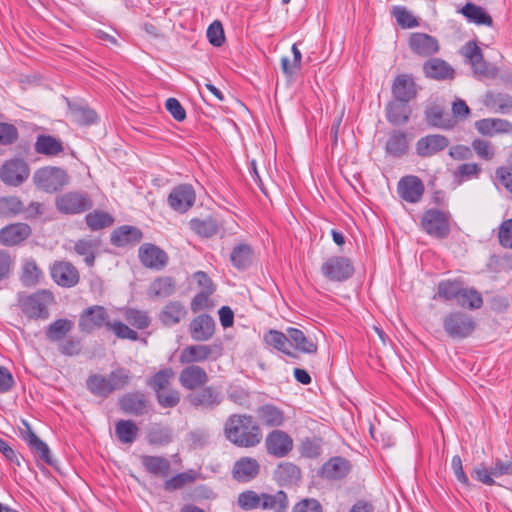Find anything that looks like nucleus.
<instances>
[{"mask_svg":"<svg viewBox=\"0 0 512 512\" xmlns=\"http://www.w3.org/2000/svg\"><path fill=\"white\" fill-rule=\"evenodd\" d=\"M176 282L172 277L162 276L156 278L148 288L150 297L167 298L174 294Z\"/></svg>","mask_w":512,"mask_h":512,"instance_id":"36","label":"nucleus"},{"mask_svg":"<svg viewBox=\"0 0 512 512\" xmlns=\"http://www.w3.org/2000/svg\"><path fill=\"white\" fill-rule=\"evenodd\" d=\"M87 226L93 230H101L110 227L114 223V218L107 212L95 210L85 216Z\"/></svg>","mask_w":512,"mask_h":512,"instance_id":"49","label":"nucleus"},{"mask_svg":"<svg viewBox=\"0 0 512 512\" xmlns=\"http://www.w3.org/2000/svg\"><path fill=\"white\" fill-rule=\"evenodd\" d=\"M423 71L429 78L436 80H444L453 78V68L444 60L433 58L428 60L423 65Z\"/></svg>","mask_w":512,"mask_h":512,"instance_id":"33","label":"nucleus"},{"mask_svg":"<svg viewBox=\"0 0 512 512\" xmlns=\"http://www.w3.org/2000/svg\"><path fill=\"white\" fill-rule=\"evenodd\" d=\"M191 405L205 409H213L221 403L219 393L212 387H205L187 397Z\"/></svg>","mask_w":512,"mask_h":512,"instance_id":"28","label":"nucleus"},{"mask_svg":"<svg viewBox=\"0 0 512 512\" xmlns=\"http://www.w3.org/2000/svg\"><path fill=\"white\" fill-rule=\"evenodd\" d=\"M421 227L428 235L440 239L450 232L448 216L438 209H429L423 213Z\"/></svg>","mask_w":512,"mask_h":512,"instance_id":"7","label":"nucleus"},{"mask_svg":"<svg viewBox=\"0 0 512 512\" xmlns=\"http://www.w3.org/2000/svg\"><path fill=\"white\" fill-rule=\"evenodd\" d=\"M174 376L175 373L171 368H164L154 374V376L147 381V384L155 391V393H159L168 389Z\"/></svg>","mask_w":512,"mask_h":512,"instance_id":"52","label":"nucleus"},{"mask_svg":"<svg viewBox=\"0 0 512 512\" xmlns=\"http://www.w3.org/2000/svg\"><path fill=\"white\" fill-rule=\"evenodd\" d=\"M260 472L259 462L252 457L238 459L232 469L233 478L239 482H248L256 478Z\"/></svg>","mask_w":512,"mask_h":512,"instance_id":"22","label":"nucleus"},{"mask_svg":"<svg viewBox=\"0 0 512 512\" xmlns=\"http://www.w3.org/2000/svg\"><path fill=\"white\" fill-rule=\"evenodd\" d=\"M141 239V230L129 225L118 227L111 234V243L118 247L134 245Z\"/></svg>","mask_w":512,"mask_h":512,"instance_id":"27","label":"nucleus"},{"mask_svg":"<svg viewBox=\"0 0 512 512\" xmlns=\"http://www.w3.org/2000/svg\"><path fill=\"white\" fill-rule=\"evenodd\" d=\"M125 320L133 327L143 330L150 326L151 318L146 311L128 308L124 312Z\"/></svg>","mask_w":512,"mask_h":512,"instance_id":"53","label":"nucleus"},{"mask_svg":"<svg viewBox=\"0 0 512 512\" xmlns=\"http://www.w3.org/2000/svg\"><path fill=\"white\" fill-rule=\"evenodd\" d=\"M476 130L485 136L512 132V123L500 118H485L475 122Z\"/></svg>","mask_w":512,"mask_h":512,"instance_id":"25","label":"nucleus"},{"mask_svg":"<svg viewBox=\"0 0 512 512\" xmlns=\"http://www.w3.org/2000/svg\"><path fill=\"white\" fill-rule=\"evenodd\" d=\"M287 333L290 339L291 346L294 345L296 349L303 353H316V343L311 338L306 337L303 331L297 328H288Z\"/></svg>","mask_w":512,"mask_h":512,"instance_id":"40","label":"nucleus"},{"mask_svg":"<svg viewBox=\"0 0 512 512\" xmlns=\"http://www.w3.org/2000/svg\"><path fill=\"white\" fill-rule=\"evenodd\" d=\"M30 169L22 159H10L4 162L0 168V179L9 186L18 187L27 180Z\"/></svg>","mask_w":512,"mask_h":512,"instance_id":"9","label":"nucleus"},{"mask_svg":"<svg viewBox=\"0 0 512 512\" xmlns=\"http://www.w3.org/2000/svg\"><path fill=\"white\" fill-rule=\"evenodd\" d=\"M238 505L243 510H272L281 512L288 508V499L284 491L279 490L275 494L256 493L247 490L239 494Z\"/></svg>","mask_w":512,"mask_h":512,"instance_id":"2","label":"nucleus"},{"mask_svg":"<svg viewBox=\"0 0 512 512\" xmlns=\"http://www.w3.org/2000/svg\"><path fill=\"white\" fill-rule=\"evenodd\" d=\"M23 211V202L16 196L0 198V216H14Z\"/></svg>","mask_w":512,"mask_h":512,"instance_id":"57","label":"nucleus"},{"mask_svg":"<svg viewBox=\"0 0 512 512\" xmlns=\"http://www.w3.org/2000/svg\"><path fill=\"white\" fill-rule=\"evenodd\" d=\"M196 195L190 184H180L172 189L168 196L169 206L179 212L185 213L195 203Z\"/></svg>","mask_w":512,"mask_h":512,"instance_id":"14","label":"nucleus"},{"mask_svg":"<svg viewBox=\"0 0 512 512\" xmlns=\"http://www.w3.org/2000/svg\"><path fill=\"white\" fill-rule=\"evenodd\" d=\"M187 315L185 306L179 301L168 302L159 314V320L164 326H174Z\"/></svg>","mask_w":512,"mask_h":512,"instance_id":"29","label":"nucleus"},{"mask_svg":"<svg viewBox=\"0 0 512 512\" xmlns=\"http://www.w3.org/2000/svg\"><path fill=\"white\" fill-rule=\"evenodd\" d=\"M257 417L266 427H280L284 424V412L275 405L265 404L257 409Z\"/></svg>","mask_w":512,"mask_h":512,"instance_id":"30","label":"nucleus"},{"mask_svg":"<svg viewBox=\"0 0 512 512\" xmlns=\"http://www.w3.org/2000/svg\"><path fill=\"white\" fill-rule=\"evenodd\" d=\"M409 47L413 53L421 57H429L439 51V41L426 33L415 32L409 37Z\"/></svg>","mask_w":512,"mask_h":512,"instance_id":"18","label":"nucleus"},{"mask_svg":"<svg viewBox=\"0 0 512 512\" xmlns=\"http://www.w3.org/2000/svg\"><path fill=\"white\" fill-rule=\"evenodd\" d=\"M138 427L132 420H119L115 425V433L120 442L133 443L138 435Z\"/></svg>","mask_w":512,"mask_h":512,"instance_id":"46","label":"nucleus"},{"mask_svg":"<svg viewBox=\"0 0 512 512\" xmlns=\"http://www.w3.org/2000/svg\"><path fill=\"white\" fill-rule=\"evenodd\" d=\"M31 234V228L25 223H14L0 230V243L14 246L26 240Z\"/></svg>","mask_w":512,"mask_h":512,"instance_id":"21","label":"nucleus"},{"mask_svg":"<svg viewBox=\"0 0 512 512\" xmlns=\"http://www.w3.org/2000/svg\"><path fill=\"white\" fill-rule=\"evenodd\" d=\"M221 355V349L218 345H189L186 346L179 356L181 364H191L195 362H204L214 356Z\"/></svg>","mask_w":512,"mask_h":512,"instance_id":"15","label":"nucleus"},{"mask_svg":"<svg viewBox=\"0 0 512 512\" xmlns=\"http://www.w3.org/2000/svg\"><path fill=\"white\" fill-rule=\"evenodd\" d=\"M109 315L103 306L95 305L88 307L85 309L80 315L79 319V329L84 333H91L93 330L97 328H101L102 326H106L109 328Z\"/></svg>","mask_w":512,"mask_h":512,"instance_id":"11","label":"nucleus"},{"mask_svg":"<svg viewBox=\"0 0 512 512\" xmlns=\"http://www.w3.org/2000/svg\"><path fill=\"white\" fill-rule=\"evenodd\" d=\"M463 283L459 280H443L438 283L437 292L433 299H442L444 301L456 300L461 293Z\"/></svg>","mask_w":512,"mask_h":512,"instance_id":"41","label":"nucleus"},{"mask_svg":"<svg viewBox=\"0 0 512 512\" xmlns=\"http://www.w3.org/2000/svg\"><path fill=\"white\" fill-rule=\"evenodd\" d=\"M190 226L193 231L203 237H211L218 231L216 222L211 218L205 220L193 219Z\"/></svg>","mask_w":512,"mask_h":512,"instance_id":"58","label":"nucleus"},{"mask_svg":"<svg viewBox=\"0 0 512 512\" xmlns=\"http://www.w3.org/2000/svg\"><path fill=\"white\" fill-rule=\"evenodd\" d=\"M208 381L206 371L197 365L184 368L179 375V382L185 389L194 390Z\"/></svg>","mask_w":512,"mask_h":512,"instance_id":"24","label":"nucleus"},{"mask_svg":"<svg viewBox=\"0 0 512 512\" xmlns=\"http://www.w3.org/2000/svg\"><path fill=\"white\" fill-rule=\"evenodd\" d=\"M55 206L62 214L74 215L92 208L93 202L87 193L70 191L56 197Z\"/></svg>","mask_w":512,"mask_h":512,"instance_id":"6","label":"nucleus"},{"mask_svg":"<svg viewBox=\"0 0 512 512\" xmlns=\"http://www.w3.org/2000/svg\"><path fill=\"white\" fill-rule=\"evenodd\" d=\"M424 192V183L418 176L406 175L401 177L397 183V194L401 200L407 203H419Z\"/></svg>","mask_w":512,"mask_h":512,"instance_id":"10","label":"nucleus"},{"mask_svg":"<svg viewBox=\"0 0 512 512\" xmlns=\"http://www.w3.org/2000/svg\"><path fill=\"white\" fill-rule=\"evenodd\" d=\"M147 438L150 444L165 445L171 441V434L169 429L155 426L149 430Z\"/></svg>","mask_w":512,"mask_h":512,"instance_id":"61","label":"nucleus"},{"mask_svg":"<svg viewBox=\"0 0 512 512\" xmlns=\"http://www.w3.org/2000/svg\"><path fill=\"white\" fill-rule=\"evenodd\" d=\"M253 251L247 244H239L233 248L230 260L237 269H245L252 262Z\"/></svg>","mask_w":512,"mask_h":512,"instance_id":"48","label":"nucleus"},{"mask_svg":"<svg viewBox=\"0 0 512 512\" xmlns=\"http://www.w3.org/2000/svg\"><path fill=\"white\" fill-rule=\"evenodd\" d=\"M397 23L403 28H414L418 26V20L403 6H396L392 11Z\"/></svg>","mask_w":512,"mask_h":512,"instance_id":"60","label":"nucleus"},{"mask_svg":"<svg viewBox=\"0 0 512 512\" xmlns=\"http://www.w3.org/2000/svg\"><path fill=\"white\" fill-rule=\"evenodd\" d=\"M140 459L146 471L155 476L166 477L170 471V462L165 457L143 455Z\"/></svg>","mask_w":512,"mask_h":512,"instance_id":"37","label":"nucleus"},{"mask_svg":"<svg viewBox=\"0 0 512 512\" xmlns=\"http://www.w3.org/2000/svg\"><path fill=\"white\" fill-rule=\"evenodd\" d=\"M72 120L80 125H90L97 121V114L94 110L85 106H74L71 108Z\"/></svg>","mask_w":512,"mask_h":512,"instance_id":"56","label":"nucleus"},{"mask_svg":"<svg viewBox=\"0 0 512 512\" xmlns=\"http://www.w3.org/2000/svg\"><path fill=\"white\" fill-rule=\"evenodd\" d=\"M64 150L62 142L50 135H39L35 142V151L47 156H56Z\"/></svg>","mask_w":512,"mask_h":512,"instance_id":"38","label":"nucleus"},{"mask_svg":"<svg viewBox=\"0 0 512 512\" xmlns=\"http://www.w3.org/2000/svg\"><path fill=\"white\" fill-rule=\"evenodd\" d=\"M409 144L406 137V134L399 130H393L389 133L385 150L386 153L399 158L405 155L408 151Z\"/></svg>","mask_w":512,"mask_h":512,"instance_id":"35","label":"nucleus"},{"mask_svg":"<svg viewBox=\"0 0 512 512\" xmlns=\"http://www.w3.org/2000/svg\"><path fill=\"white\" fill-rule=\"evenodd\" d=\"M108 379L111 393H113L114 391L122 390L128 386L132 379V374L127 368L118 367L110 372Z\"/></svg>","mask_w":512,"mask_h":512,"instance_id":"50","label":"nucleus"},{"mask_svg":"<svg viewBox=\"0 0 512 512\" xmlns=\"http://www.w3.org/2000/svg\"><path fill=\"white\" fill-rule=\"evenodd\" d=\"M449 143V139L444 135L429 134L418 139L415 149L418 156L429 158L445 150Z\"/></svg>","mask_w":512,"mask_h":512,"instance_id":"16","label":"nucleus"},{"mask_svg":"<svg viewBox=\"0 0 512 512\" xmlns=\"http://www.w3.org/2000/svg\"><path fill=\"white\" fill-rule=\"evenodd\" d=\"M50 275L53 281L64 288L76 286L80 281L78 269L69 261H55L50 266Z\"/></svg>","mask_w":512,"mask_h":512,"instance_id":"12","label":"nucleus"},{"mask_svg":"<svg viewBox=\"0 0 512 512\" xmlns=\"http://www.w3.org/2000/svg\"><path fill=\"white\" fill-rule=\"evenodd\" d=\"M425 117L429 125L440 129L450 130L456 125V121L440 106L429 107Z\"/></svg>","mask_w":512,"mask_h":512,"instance_id":"34","label":"nucleus"},{"mask_svg":"<svg viewBox=\"0 0 512 512\" xmlns=\"http://www.w3.org/2000/svg\"><path fill=\"white\" fill-rule=\"evenodd\" d=\"M321 272L330 281L343 282L352 277L354 267L350 259L332 256L322 264Z\"/></svg>","mask_w":512,"mask_h":512,"instance_id":"8","label":"nucleus"},{"mask_svg":"<svg viewBox=\"0 0 512 512\" xmlns=\"http://www.w3.org/2000/svg\"><path fill=\"white\" fill-rule=\"evenodd\" d=\"M189 332L194 341H208L214 335L215 321L208 314L198 315L190 322Z\"/></svg>","mask_w":512,"mask_h":512,"instance_id":"19","label":"nucleus"},{"mask_svg":"<svg viewBox=\"0 0 512 512\" xmlns=\"http://www.w3.org/2000/svg\"><path fill=\"white\" fill-rule=\"evenodd\" d=\"M445 333L453 340L470 337L476 329L474 318L463 311H452L442 320Z\"/></svg>","mask_w":512,"mask_h":512,"instance_id":"5","label":"nucleus"},{"mask_svg":"<svg viewBox=\"0 0 512 512\" xmlns=\"http://www.w3.org/2000/svg\"><path fill=\"white\" fill-rule=\"evenodd\" d=\"M73 322L66 318L57 319L50 323L45 331L50 342H60L73 329Z\"/></svg>","mask_w":512,"mask_h":512,"instance_id":"39","label":"nucleus"},{"mask_svg":"<svg viewBox=\"0 0 512 512\" xmlns=\"http://www.w3.org/2000/svg\"><path fill=\"white\" fill-rule=\"evenodd\" d=\"M267 344L274 347L275 349L287 354L292 355L290 348L291 343L288 337V333L284 334L277 330H270L264 337Z\"/></svg>","mask_w":512,"mask_h":512,"instance_id":"51","label":"nucleus"},{"mask_svg":"<svg viewBox=\"0 0 512 512\" xmlns=\"http://www.w3.org/2000/svg\"><path fill=\"white\" fill-rule=\"evenodd\" d=\"M139 259L145 267L155 270L163 269L168 263L167 253L151 243L140 246Z\"/></svg>","mask_w":512,"mask_h":512,"instance_id":"17","label":"nucleus"},{"mask_svg":"<svg viewBox=\"0 0 512 512\" xmlns=\"http://www.w3.org/2000/svg\"><path fill=\"white\" fill-rule=\"evenodd\" d=\"M118 403L120 409L126 414L140 416L147 412L146 397L139 391L122 395L119 398Z\"/></svg>","mask_w":512,"mask_h":512,"instance_id":"23","label":"nucleus"},{"mask_svg":"<svg viewBox=\"0 0 512 512\" xmlns=\"http://www.w3.org/2000/svg\"><path fill=\"white\" fill-rule=\"evenodd\" d=\"M34 185L46 193L62 190L69 183L66 170L60 167L46 166L37 169L32 177Z\"/></svg>","mask_w":512,"mask_h":512,"instance_id":"4","label":"nucleus"},{"mask_svg":"<svg viewBox=\"0 0 512 512\" xmlns=\"http://www.w3.org/2000/svg\"><path fill=\"white\" fill-rule=\"evenodd\" d=\"M499 244L506 249H512V218L504 220L498 228Z\"/></svg>","mask_w":512,"mask_h":512,"instance_id":"64","label":"nucleus"},{"mask_svg":"<svg viewBox=\"0 0 512 512\" xmlns=\"http://www.w3.org/2000/svg\"><path fill=\"white\" fill-rule=\"evenodd\" d=\"M392 94L395 101L408 103L416 97V85L413 78L407 74L398 75L392 84Z\"/></svg>","mask_w":512,"mask_h":512,"instance_id":"20","label":"nucleus"},{"mask_svg":"<svg viewBox=\"0 0 512 512\" xmlns=\"http://www.w3.org/2000/svg\"><path fill=\"white\" fill-rule=\"evenodd\" d=\"M461 13L470 22L476 23L478 25L491 26L493 23L491 16L488 15L482 7L473 3L465 4L461 9Z\"/></svg>","mask_w":512,"mask_h":512,"instance_id":"44","label":"nucleus"},{"mask_svg":"<svg viewBox=\"0 0 512 512\" xmlns=\"http://www.w3.org/2000/svg\"><path fill=\"white\" fill-rule=\"evenodd\" d=\"M227 395L232 402L240 406H246L250 400V393L240 385L229 386Z\"/></svg>","mask_w":512,"mask_h":512,"instance_id":"62","label":"nucleus"},{"mask_svg":"<svg viewBox=\"0 0 512 512\" xmlns=\"http://www.w3.org/2000/svg\"><path fill=\"white\" fill-rule=\"evenodd\" d=\"M472 148L479 158L486 161L491 160L495 155L493 145L489 141L483 139H475L472 142Z\"/></svg>","mask_w":512,"mask_h":512,"instance_id":"63","label":"nucleus"},{"mask_svg":"<svg viewBox=\"0 0 512 512\" xmlns=\"http://www.w3.org/2000/svg\"><path fill=\"white\" fill-rule=\"evenodd\" d=\"M265 448L269 455L282 458L293 449V439L282 430H273L265 438Z\"/></svg>","mask_w":512,"mask_h":512,"instance_id":"13","label":"nucleus"},{"mask_svg":"<svg viewBox=\"0 0 512 512\" xmlns=\"http://www.w3.org/2000/svg\"><path fill=\"white\" fill-rule=\"evenodd\" d=\"M86 385L87 389L95 396L105 398L111 394L108 376L93 374L88 377Z\"/></svg>","mask_w":512,"mask_h":512,"instance_id":"47","label":"nucleus"},{"mask_svg":"<svg viewBox=\"0 0 512 512\" xmlns=\"http://www.w3.org/2000/svg\"><path fill=\"white\" fill-rule=\"evenodd\" d=\"M227 440L238 447L257 446L262 440V431L251 415L233 414L225 422Z\"/></svg>","mask_w":512,"mask_h":512,"instance_id":"1","label":"nucleus"},{"mask_svg":"<svg viewBox=\"0 0 512 512\" xmlns=\"http://www.w3.org/2000/svg\"><path fill=\"white\" fill-rule=\"evenodd\" d=\"M410 109L407 103L391 101L386 107L387 120L393 125H402L409 120Z\"/></svg>","mask_w":512,"mask_h":512,"instance_id":"42","label":"nucleus"},{"mask_svg":"<svg viewBox=\"0 0 512 512\" xmlns=\"http://www.w3.org/2000/svg\"><path fill=\"white\" fill-rule=\"evenodd\" d=\"M101 246V241L97 238L79 239L74 243L73 251L78 256L84 258V262L88 267L94 266L96 254Z\"/></svg>","mask_w":512,"mask_h":512,"instance_id":"26","label":"nucleus"},{"mask_svg":"<svg viewBox=\"0 0 512 512\" xmlns=\"http://www.w3.org/2000/svg\"><path fill=\"white\" fill-rule=\"evenodd\" d=\"M196 480V472L189 470L186 472L179 473L174 477L168 479L164 483L166 491H175L183 488L187 484H190Z\"/></svg>","mask_w":512,"mask_h":512,"instance_id":"54","label":"nucleus"},{"mask_svg":"<svg viewBox=\"0 0 512 512\" xmlns=\"http://www.w3.org/2000/svg\"><path fill=\"white\" fill-rule=\"evenodd\" d=\"M214 288H208L197 293L191 301V310L196 313L202 310L210 309L213 306L210 300V295L213 293Z\"/></svg>","mask_w":512,"mask_h":512,"instance_id":"59","label":"nucleus"},{"mask_svg":"<svg viewBox=\"0 0 512 512\" xmlns=\"http://www.w3.org/2000/svg\"><path fill=\"white\" fill-rule=\"evenodd\" d=\"M55 302L52 292L38 290L32 294H19L18 305L22 313L29 319H48L49 307Z\"/></svg>","mask_w":512,"mask_h":512,"instance_id":"3","label":"nucleus"},{"mask_svg":"<svg viewBox=\"0 0 512 512\" xmlns=\"http://www.w3.org/2000/svg\"><path fill=\"white\" fill-rule=\"evenodd\" d=\"M42 277V271L35 261H27L23 265L21 281L25 286H34L39 283Z\"/></svg>","mask_w":512,"mask_h":512,"instance_id":"55","label":"nucleus"},{"mask_svg":"<svg viewBox=\"0 0 512 512\" xmlns=\"http://www.w3.org/2000/svg\"><path fill=\"white\" fill-rule=\"evenodd\" d=\"M350 470L349 462L342 457H333L321 468V476L329 480H338L345 477Z\"/></svg>","mask_w":512,"mask_h":512,"instance_id":"31","label":"nucleus"},{"mask_svg":"<svg viewBox=\"0 0 512 512\" xmlns=\"http://www.w3.org/2000/svg\"><path fill=\"white\" fill-rule=\"evenodd\" d=\"M456 302L461 307L476 310L482 307L483 298L476 289L462 286Z\"/></svg>","mask_w":512,"mask_h":512,"instance_id":"45","label":"nucleus"},{"mask_svg":"<svg viewBox=\"0 0 512 512\" xmlns=\"http://www.w3.org/2000/svg\"><path fill=\"white\" fill-rule=\"evenodd\" d=\"M484 104L501 114H509L512 111V97L503 93H488Z\"/></svg>","mask_w":512,"mask_h":512,"instance_id":"43","label":"nucleus"},{"mask_svg":"<svg viewBox=\"0 0 512 512\" xmlns=\"http://www.w3.org/2000/svg\"><path fill=\"white\" fill-rule=\"evenodd\" d=\"M26 426V432L22 433L23 438L37 456L48 465H53V459L48 445L37 437L31 430L27 422L23 421Z\"/></svg>","mask_w":512,"mask_h":512,"instance_id":"32","label":"nucleus"}]
</instances>
